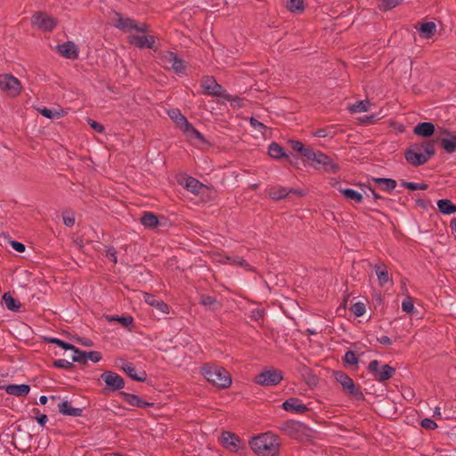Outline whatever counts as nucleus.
I'll return each instance as SVG.
<instances>
[{
    "label": "nucleus",
    "instance_id": "nucleus-1",
    "mask_svg": "<svg viewBox=\"0 0 456 456\" xmlns=\"http://www.w3.org/2000/svg\"><path fill=\"white\" fill-rule=\"evenodd\" d=\"M249 445L257 456H278L280 439L272 432H265L252 437Z\"/></svg>",
    "mask_w": 456,
    "mask_h": 456
},
{
    "label": "nucleus",
    "instance_id": "nucleus-2",
    "mask_svg": "<svg viewBox=\"0 0 456 456\" xmlns=\"http://www.w3.org/2000/svg\"><path fill=\"white\" fill-rule=\"evenodd\" d=\"M201 374L208 382L219 388H227L232 384L230 373L222 366L205 363L201 367Z\"/></svg>",
    "mask_w": 456,
    "mask_h": 456
},
{
    "label": "nucleus",
    "instance_id": "nucleus-3",
    "mask_svg": "<svg viewBox=\"0 0 456 456\" xmlns=\"http://www.w3.org/2000/svg\"><path fill=\"white\" fill-rule=\"evenodd\" d=\"M278 428L286 436L297 439L303 440L311 435V428L304 423L296 420H285L279 424Z\"/></svg>",
    "mask_w": 456,
    "mask_h": 456
},
{
    "label": "nucleus",
    "instance_id": "nucleus-4",
    "mask_svg": "<svg viewBox=\"0 0 456 456\" xmlns=\"http://www.w3.org/2000/svg\"><path fill=\"white\" fill-rule=\"evenodd\" d=\"M307 160L316 170H322L329 174H337L340 170V167L330 156L320 151H313Z\"/></svg>",
    "mask_w": 456,
    "mask_h": 456
},
{
    "label": "nucleus",
    "instance_id": "nucleus-5",
    "mask_svg": "<svg viewBox=\"0 0 456 456\" xmlns=\"http://www.w3.org/2000/svg\"><path fill=\"white\" fill-rule=\"evenodd\" d=\"M201 86L204 88V93L208 95L221 97L229 102L239 100L238 96H232L226 93V90L219 85L214 77H204L201 81Z\"/></svg>",
    "mask_w": 456,
    "mask_h": 456
},
{
    "label": "nucleus",
    "instance_id": "nucleus-6",
    "mask_svg": "<svg viewBox=\"0 0 456 456\" xmlns=\"http://www.w3.org/2000/svg\"><path fill=\"white\" fill-rule=\"evenodd\" d=\"M112 20L114 26L124 32H131L132 30H136L138 32L146 33L149 31V26L147 23H142L138 25L134 20L123 17L119 12H115V16Z\"/></svg>",
    "mask_w": 456,
    "mask_h": 456
},
{
    "label": "nucleus",
    "instance_id": "nucleus-7",
    "mask_svg": "<svg viewBox=\"0 0 456 456\" xmlns=\"http://www.w3.org/2000/svg\"><path fill=\"white\" fill-rule=\"evenodd\" d=\"M334 375L336 380L342 386L343 390L347 395L356 400H362L364 398L360 387L355 386L354 380L346 373L336 371Z\"/></svg>",
    "mask_w": 456,
    "mask_h": 456
},
{
    "label": "nucleus",
    "instance_id": "nucleus-8",
    "mask_svg": "<svg viewBox=\"0 0 456 456\" xmlns=\"http://www.w3.org/2000/svg\"><path fill=\"white\" fill-rule=\"evenodd\" d=\"M283 379V373L277 369H270L257 374L254 381L263 387H273Z\"/></svg>",
    "mask_w": 456,
    "mask_h": 456
},
{
    "label": "nucleus",
    "instance_id": "nucleus-9",
    "mask_svg": "<svg viewBox=\"0 0 456 456\" xmlns=\"http://www.w3.org/2000/svg\"><path fill=\"white\" fill-rule=\"evenodd\" d=\"M368 370L371 373L373 378L379 382H385L388 380L395 373V369L389 364H384L379 369V362L378 360H372L369 363Z\"/></svg>",
    "mask_w": 456,
    "mask_h": 456
},
{
    "label": "nucleus",
    "instance_id": "nucleus-10",
    "mask_svg": "<svg viewBox=\"0 0 456 456\" xmlns=\"http://www.w3.org/2000/svg\"><path fill=\"white\" fill-rule=\"evenodd\" d=\"M404 157L408 163L413 167H419L428 162V156L422 151V146L419 143L411 144L404 151Z\"/></svg>",
    "mask_w": 456,
    "mask_h": 456
},
{
    "label": "nucleus",
    "instance_id": "nucleus-11",
    "mask_svg": "<svg viewBox=\"0 0 456 456\" xmlns=\"http://www.w3.org/2000/svg\"><path fill=\"white\" fill-rule=\"evenodd\" d=\"M0 90L11 96L18 95L21 91V85L18 78L10 74L0 75Z\"/></svg>",
    "mask_w": 456,
    "mask_h": 456
},
{
    "label": "nucleus",
    "instance_id": "nucleus-12",
    "mask_svg": "<svg viewBox=\"0 0 456 456\" xmlns=\"http://www.w3.org/2000/svg\"><path fill=\"white\" fill-rule=\"evenodd\" d=\"M101 379L104 381L106 385V390L118 391L125 387L124 379L118 373L106 370L101 375Z\"/></svg>",
    "mask_w": 456,
    "mask_h": 456
},
{
    "label": "nucleus",
    "instance_id": "nucleus-13",
    "mask_svg": "<svg viewBox=\"0 0 456 456\" xmlns=\"http://www.w3.org/2000/svg\"><path fill=\"white\" fill-rule=\"evenodd\" d=\"M33 25L45 31H52L57 25V20L42 12H35L31 17Z\"/></svg>",
    "mask_w": 456,
    "mask_h": 456
},
{
    "label": "nucleus",
    "instance_id": "nucleus-14",
    "mask_svg": "<svg viewBox=\"0 0 456 456\" xmlns=\"http://www.w3.org/2000/svg\"><path fill=\"white\" fill-rule=\"evenodd\" d=\"M127 41L130 45L140 49L147 48L154 50L155 48V37L153 36L130 35L127 37Z\"/></svg>",
    "mask_w": 456,
    "mask_h": 456
},
{
    "label": "nucleus",
    "instance_id": "nucleus-15",
    "mask_svg": "<svg viewBox=\"0 0 456 456\" xmlns=\"http://www.w3.org/2000/svg\"><path fill=\"white\" fill-rule=\"evenodd\" d=\"M221 443L226 449L236 452L240 448L241 441L235 434L224 431L222 433Z\"/></svg>",
    "mask_w": 456,
    "mask_h": 456
},
{
    "label": "nucleus",
    "instance_id": "nucleus-16",
    "mask_svg": "<svg viewBox=\"0 0 456 456\" xmlns=\"http://www.w3.org/2000/svg\"><path fill=\"white\" fill-rule=\"evenodd\" d=\"M282 408L286 411L297 414H303L309 410L308 407L302 403L301 400L297 397H290L284 401L282 403Z\"/></svg>",
    "mask_w": 456,
    "mask_h": 456
},
{
    "label": "nucleus",
    "instance_id": "nucleus-17",
    "mask_svg": "<svg viewBox=\"0 0 456 456\" xmlns=\"http://www.w3.org/2000/svg\"><path fill=\"white\" fill-rule=\"evenodd\" d=\"M163 60L170 63L172 66V69L176 73H183L186 69V65L183 60L178 57V55L173 52H167L163 55Z\"/></svg>",
    "mask_w": 456,
    "mask_h": 456
},
{
    "label": "nucleus",
    "instance_id": "nucleus-18",
    "mask_svg": "<svg viewBox=\"0 0 456 456\" xmlns=\"http://www.w3.org/2000/svg\"><path fill=\"white\" fill-rule=\"evenodd\" d=\"M57 50L61 56L67 59L76 60L78 58L77 46L71 41L59 45Z\"/></svg>",
    "mask_w": 456,
    "mask_h": 456
},
{
    "label": "nucleus",
    "instance_id": "nucleus-19",
    "mask_svg": "<svg viewBox=\"0 0 456 456\" xmlns=\"http://www.w3.org/2000/svg\"><path fill=\"white\" fill-rule=\"evenodd\" d=\"M120 395L122 399L127 403L131 406H135L139 408H147L150 406H152L153 403L146 402L142 399H141L138 395L134 394H129L126 392H120Z\"/></svg>",
    "mask_w": 456,
    "mask_h": 456
},
{
    "label": "nucleus",
    "instance_id": "nucleus-20",
    "mask_svg": "<svg viewBox=\"0 0 456 456\" xmlns=\"http://www.w3.org/2000/svg\"><path fill=\"white\" fill-rule=\"evenodd\" d=\"M144 301L149 305L155 308H157L159 311H160L163 314H168L169 313V306L167 304H166L163 300L158 298L156 296L145 293L144 294Z\"/></svg>",
    "mask_w": 456,
    "mask_h": 456
},
{
    "label": "nucleus",
    "instance_id": "nucleus-21",
    "mask_svg": "<svg viewBox=\"0 0 456 456\" xmlns=\"http://www.w3.org/2000/svg\"><path fill=\"white\" fill-rule=\"evenodd\" d=\"M370 180L375 183L382 191L387 192L393 191L397 185L396 181L392 178L372 177Z\"/></svg>",
    "mask_w": 456,
    "mask_h": 456
},
{
    "label": "nucleus",
    "instance_id": "nucleus-22",
    "mask_svg": "<svg viewBox=\"0 0 456 456\" xmlns=\"http://www.w3.org/2000/svg\"><path fill=\"white\" fill-rule=\"evenodd\" d=\"M338 191L343 195V197L348 201L359 204L362 203L363 200V195L353 189L342 188L341 186H339Z\"/></svg>",
    "mask_w": 456,
    "mask_h": 456
},
{
    "label": "nucleus",
    "instance_id": "nucleus-23",
    "mask_svg": "<svg viewBox=\"0 0 456 456\" xmlns=\"http://www.w3.org/2000/svg\"><path fill=\"white\" fill-rule=\"evenodd\" d=\"M121 369L133 379L135 381L143 382L147 379V374L145 371H142L140 375L136 373L135 367L131 362H125L121 366Z\"/></svg>",
    "mask_w": 456,
    "mask_h": 456
},
{
    "label": "nucleus",
    "instance_id": "nucleus-24",
    "mask_svg": "<svg viewBox=\"0 0 456 456\" xmlns=\"http://www.w3.org/2000/svg\"><path fill=\"white\" fill-rule=\"evenodd\" d=\"M5 392L8 395H16V396H26L29 391L30 387L27 384L20 385H8L4 387Z\"/></svg>",
    "mask_w": 456,
    "mask_h": 456
},
{
    "label": "nucleus",
    "instance_id": "nucleus-25",
    "mask_svg": "<svg viewBox=\"0 0 456 456\" xmlns=\"http://www.w3.org/2000/svg\"><path fill=\"white\" fill-rule=\"evenodd\" d=\"M413 132L417 135L429 137L435 132V126L431 122H421L414 127Z\"/></svg>",
    "mask_w": 456,
    "mask_h": 456
},
{
    "label": "nucleus",
    "instance_id": "nucleus-26",
    "mask_svg": "<svg viewBox=\"0 0 456 456\" xmlns=\"http://www.w3.org/2000/svg\"><path fill=\"white\" fill-rule=\"evenodd\" d=\"M59 411L67 416L79 417L82 415L81 408H74L68 401H63L58 404Z\"/></svg>",
    "mask_w": 456,
    "mask_h": 456
},
{
    "label": "nucleus",
    "instance_id": "nucleus-27",
    "mask_svg": "<svg viewBox=\"0 0 456 456\" xmlns=\"http://www.w3.org/2000/svg\"><path fill=\"white\" fill-rule=\"evenodd\" d=\"M141 224L148 229H155L159 224L158 216L151 212H144L140 218Z\"/></svg>",
    "mask_w": 456,
    "mask_h": 456
},
{
    "label": "nucleus",
    "instance_id": "nucleus-28",
    "mask_svg": "<svg viewBox=\"0 0 456 456\" xmlns=\"http://www.w3.org/2000/svg\"><path fill=\"white\" fill-rule=\"evenodd\" d=\"M168 116L183 131L190 124L185 116H183L180 110L172 109L168 111Z\"/></svg>",
    "mask_w": 456,
    "mask_h": 456
},
{
    "label": "nucleus",
    "instance_id": "nucleus-29",
    "mask_svg": "<svg viewBox=\"0 0 456 456\" xmlns=\"http://www.w3.org/2000/svg\"><path fill=\"white\" fill-rule=\"evenodd\" d=\"M288 143L290 145L291 149L303 156L306 160L310 158V155L313 152V149L309 147H305L301 142L296 140H289Z\"/></svg>",
    "mask_w": 456,
    "mask_h": 456
},
{
    "label": "nucleus",
    "instance_id": "nucleus-30",
    "mask_svg": "<svg viewBox=\"0 0 456 456\" xmlns=\"http://www.w3.org/2000/svg\"><path fill=\"white\" fill-rule=\"evenodd\" d=\"M436 31V26L433 21L424 22L420 25L419 32L424 38H431Z\"/></svg>",
    "mask_w": 456,
    "mask_h": 456
},
{
    "label": "nucleus",
    "instance_id": "nucleus-31",
    "mask_svg": "<svg viewBox=\"0 0 456 456\" xmlns=\"http://www.w3.org/2000/svg\"><path fill=\"white\" fill-rule=\"evenodd\" d=\"M40 114L50 119H57L63 117L67 112L63 109H48L42 108L38 109Z\"/></svg>",
    "mask_w": 456,
    "mask_h": 456
},
{
    "label": "nucleus",
    "instance_id": "nucleus-32",
    "mask_svg": "<svg viewBox=\"0 0 456 456\" xmlns=\"http://www.w3.org/2000/svg\"><path fill=\"white\" fill-rule=\"evenodd\" d=\"M439 211L444 215H451L456 212V205L450 200L442 199L437 201Z\"/></svg>",
    "mask_w": 456,
    "mask_h": 456
},
{
    "label": "nucleus",
    "instance_id": "nucleus-33",
    "mask_svg": "<svg viewBox=\"0 0 456 456\" xmlns=\"http://www.w3.org/2000/svg\"><path fill=\"white\" fill-rule=\"evenodd\" d=\"M184 187L194 194H199L200 189L204 188L205 185L194 177L189 176L185 180Z\"/></svg>",
    "mask_w": 456,
    "mask_h": 456
},
{
    "label": "nucleus",
    "instance_id": "nucleus-34",
    "mask_svg": "<svg viewBox=\"0 0 456 456\" xmlns=\"http://www.w3.org/2000/svg\"><path fill=\"white\" fill-rule=\"evenodd\" d=\"M268 154L273 159L289 158L284 149L277 142H272L268 147Z\"/></svg>",
    "mask_w": 456,
    "mask_h": 456
},
{
    "label": "nucleus",
    "instance_id": "nucleus-35",
    "mask_svg": "<svg viewBox=\"0 0 456 456\" xmlns=\"http://www.w3.org/2000/svg\"><path fill=\"white\" fill-rule=\"evenodd\" d=\"M441 145L447 153L456 151V134H449V137L441 139Z\"/></svg>",
    "mask_w": 456,
    "mask_h": 456
},
{
    "label": "nucleus",
    "instance_id": "nucleus-36",
    "mask_svg": "<svg viewBox=\"0 0 456 456\" xmlns=\"http://www.w3.org/2000/svg\"><path fill=\"white\" fill-rule=\"evenodd\" d=\"M3 300L6 308L10 311L18 312L21 306L20 301L13 298L10 293H4L3 296Z\"/></svg>",
    "mask_w": 456,
    "mask_h": 456
},
{
    "label": "nucleus",
    "instance_id": "nucleus-37",
    "mask_svg": "<svg viewBox=\"0 0 456 456\" xmlns=\"http://www.w3.org/2000/svg\"><path fill=\"white\" fill-rule=\"evenodd\" d=\"M375 272H376L379 284L381 286L385 285L389 280L387 266L385 265H375Z\"/></svg>",
    "mask_w": 456,
    "mask_h": 456
},
{
    "label": "nucleus",
    "instance_id": "nucleus-38",
    "mask_svg": "<svg viewBox=\"0 0 456 456\" xmlns=\"http://www.w3.org/2000/svg\"><path fill=\"white\" fill-rule=\"evenodd\" d=\"M107 320L109 322H119L124 327H129L134 322V318L131 315H112V316H106Z\"/></svg>",
    "mask_w": 456,
    "mask_h": 456
},
{
    "label": "nucleus",
    "instance_id": "nucleus-39",
    "mask_svg": "<svg viewBox=\"0 0 456 456\" xmlns=\"http://www.w3.org/2000/svg\"><path fill=\"white\" fill-rule=\"evenodd\" d=\"M291 191H289L285 187L278 186L271 188L269 191V196L273 200H281L285 198Z\"/></svg>",
    "mask_w": 456,
    "mask_h": 456
},
{
    "label": "nucleus",
    "instance_id": "nucleus-40",
    "mask_svg": "<svg viewBox=\"0 0 456 456\" xmlns=\"http://www.w3.org/2000/svg\"><path fill=\"white\" fill-rule=\"evenodd\" d=\"M368 191L372 195V198H373V204H374V207H370V208H366L365 210L363 211L364 213H366V211H376L379 214H382L384 215V213H382L381 211H379L377 207H379V200H384L385 199L379 195V193H377L374 189L371 187V186H369L368 187Z\"/></svg>",
    "mask_w": 456,
    "mask_h": 456
},
{
    "label": "nucleus",
    "instance_id": "nucleus-41",
    "mask_svg": "<svg viewBox=\"0 0 456 456\" xmlns=\"http://www.w3.org/2000/svg\"><path fill=\"white\" fill-rule=\"evenodd\" d=\"M369 105V101H359L356 103L349 106L348 110L351 113L364 112L368 110Z\"/></svg>",
    "mask_w": 456,
    "mask_h": 456
},
{
    "label": "nucleus",
    "instance_id": "nucleus-42",
    "mask_svg": "<svg viewBox=\"0 0 456 456\" xmlns=\"http://www.w3.org/2000/svg\"><path fill=\"white\" fill-rule=\"evenodd\" d=\"M403 0H382L378 7L382 12H387L399 5Z\"/></svg>",
    "mask_w": 456,
    "mask_h": 456
},
{
    "label": "nucleus",
    "instance_id": "nucleus-43",
    "mask_svg": "<svg viewBox=\"0 0 456 456\" xmlns=\"http://www.w3.org/2000/svg\"><path fill=\"white\" fill-rule=\"evenodd\" d=\"M74 354L72 355V362H78L81 364H86V352L82 351L74 346V349H71Z\"/></svg>",
    "mask_w": 456,
    "mask_h": 456
},
{
    "label": "nucleus",
    "instance_id": "nucleus-44",
    "mask_svg": "<svg viewBox=\"0 0 456 456\" xmlns=\"http://www.w3.org/2000/svg\"><path fill=\"white\" fill-rule=\"evenodd\" d=\"M226 263L242 266L248 271L253 270V268L242 257L240 256H226Z\"/></svg>",
    "mask_w": 456,
    "mask_h": 456
},
{
    "label": "nucleus",
    "instance_id": "nucleus-45",
    "mask_svg": "<svg viewBox=\"0 0 456 456\" xmlns=\"http://www.w3.org/2000/svg\"><path fill=\"white\" fill-rule=\"evenodd\" d=\"M287 8L292 12H302L305 10L304 0H289Z\"/></svg>",
    "mask_w": 456,
    "mask_h": 456
},
{
    "label": "nucleus",
    "instance_id": "nucleus-46",
    "mask_svg": "<svg viewBox=\"0 0 456 456\" xmlns=\"http://www.w3.org/2000/svg\"><path fill=\"white\" fill-rule=\"evenodd\" d=\"M45 340L48 343L57 345L58 346L61 347L64 350H71L74 349V346L65 342L60 338H45Z\"/></svg>",
    "mask_w": 456,
    "mask_h": 456
},
{
    "label": "nucleus",
    "instance_id": "nucleus-47",
    "mask_svg": "<svg viewBox=\"0 0 456 456\" xmlns=\"http://www.w3.org/2000/svg\"><path fill=\"white\" fill-rule=\"evenodd\" d=\"M183 133L191 137V138H197L199 139L200 141L203 142L205 139H204V136L202 135L201 133H200L196 128H194L192 126L191 124H189L183 130Z\"/></svg>",
    "mask_w": 456,
    "mask_h": 456
},
{
    "label": "nucleus",
    "instance_id": "nucleus-48",
    "mask_svg": "<svg viewBox=\"0 0 456 456\" xmlns=\"http://www.w3.org/2000/svg\"><path fill=\"white\" fill-rule=\"evenodd\" d=\"M401 185L406 189H409V190H411V191H416V190H422V191H425L428 188V185L427 183H412V182H406V181H403L401 183Z\"/></svg>",
    "mask_w": 456,
    "mask_h": 456
},
{
    "label": "nucleus",
    "instance_id": "nucleus-49",
    "mask_svg": "<svg viewBox=\"0 0 456 456\" xmlns=\"http://www.w3.org/2000/svg\"><path fill=\"white\" fill-rule=\"evenodd\" d=\"M422 146V151L428 156V160L436 154L435 145L433 142H426L419 143Z\"/></svg>",
    "mask_w": 456,
    "mask_h": 456
},
{
    "label": "nucleus",
    "instance_id": "nucleus-50",
    "mask_svg": "<svg viewBox=\"0 0 456 456\" xmlns=\"http://www.w3.org/2000/svg\"><path fill=\"white\" fill-rule=\"evenodd\" d=\"M350 311L354 316L361 317L365 313V305L362 302H356L351 306Z\"/></svg>",
    "mask_w": 456,
    "mask_h": 456
},
{
    "label": "nucleus",
    "instance_id": "nucleus-51",
    "mask_svg": "<svg viewBox=\"0 0 456 456\" xmlns=\"http://www.w3.org/2000/svg\"><path fill=\"white\" fill-rule=\"evenodd\" d=\"M53 366L54 368H58V369L70 370L74 367V364L72 362H69L65 359H60V360H55L53 362Z\"/></svg>",
    "mask_w": 456,
    "mask_h": 456
},
{
    "label": "nucleus",
    "instance_id": "nucleus-52",
    "mask_svg": "<svg viewBox=\"0 0 456 456\" xmlns=\"http://www.w3.org/2000/svg\"><path fill=\"white\" fill-rule=\"evenodd\" d=\"M200 303L204 306L212 307L217 304V300L214 297L208 295H201Z\"/></svg>",
    "mask_w": 456,
    "mask_h": 456
},
{
    "label": "nucleus",
    "instance_id": "nucleus-53",
    "mask_svg": "<svg viewBox=\"0 0 456 456\" xmlns=\"http://www.w3.org/2000/svg\"><path fill=\"white\" fill-rule=\"evenodd\" d=\"M346 364L356 365L358 363V358L353 351H347L343 358Z\"/></svg>",
    "mask_w": 456,
    "mask_h": 456
},
{
    "label": "nucleus",
    "instance_id": "nucleus-54",
    "mask_svg": "<svg viewBox=\"0 0 456 456\" xmlns=\"http://www.w3.org/2000/svg\"><path fill=\"white\" fill-rule=\"evenodd\" d=\"M402 309L403 312H405L407 314L413 312L414 304H413V300L411 297H407L406 298L403 299V301L402 303Z\"/></svg>",
    "mask_w": 456,
    "mask_h": 456
},
{
    "label": "nucleus",
    "instance_id": "nucleus-55",
    "mask_svg": "<svg viewBox=\"0 0 456 456\" xmlns=\"http://www.w3.org/2000/svg\"><path fill=\"white\" fill-rule=\"evenodd\" d=\"M420 425L423 428L428 430H434L437 428V424L431 419L425 418L421 420Z\"/></svg>",
    "mask_w": 456,
    "mask_h": 456
},
{
    "label": "nucleus",
    "instance_id": "nucleus-56",
    "mask_svg": "<svg viewBox=\"0 0 456 456\" xmlns=\"http://www.w3.org/2000/svg\"><path fill=\"white\" fill-rule=\"evenodd\" d=\"M102 357V354L98 351L86 352V362L88 360L94 362H98L101 361Z\"/></svg>",
    "mask_w": 456,
    "mask_h": 456
},
{
    "label": "nucleus",
    "instance_id": "nucleus-57",
    "mask_svg": "<svg viewBox=\"0 0 456 456\" xmlns=\"http://www.w3.org/2000/svg\"><path fill=\"white\" fill-rule=\"evenodd\" d=\"M88 124L90 125V126L96 132L98 133H103L105 128H104V126L102 125L101 123L94 120V119H91L89 118L88 119Z\"/></svg>",
    "mask_w": 456,
    "mask_h": 456
},
{
    "label": "nucleus",
    "instance_id": "nucleus-58",
    "mask_svg": "<svg viewBox=\"0 0 456 456\" xmlns=\"http://www.w3.org/2000/svg\"><path fill=\"white\" fill-rule=\"evenodd\" d=\"M106 257L110 260L111 262L113 263H117L118 262V258H117V251L114 248H109L107 250H106V254H105Z\"/></svg>",
    "mask_w": 456,
    "mask_h": 456
},
{
    "label": "nucleus",
    "instance_id": "nucleus-59",
    "mask_svg": "<svg viewBox=\"0 0 456 456\" xmlns=\"http://www.w3.org/2000/svg\"><path fill=\"white\" fill-rule=\"evenodd\" d=\"M11 246H12V248L14 250H16V251H18L20 253L24 252L25 248H26V247H25V245L23 243H21L20 241H16V240H12L11 241Z\"/></svg>",
    "mask_w": 456,
    "mask_h": 456
},
{
    "label": "nucleus",
    "instance_id": "nucleus-60",
    "mask_svg": "<svg viewBox=\"0 0 456 456\" xmlns=\"http://www.w3.org/2000/svg\"><path fill=\"white\" fill-rule=\"evenodd\" d=\"M313 134L318 138H325L329 136V131L326 128H319L315 130Z\"/></svg>",
    "mask_w": 456,
    "mask_h": 456
},
{
    "label": "nucleus",
    "instance_id": "nucleus-61",
    "mask_svg": "<svg viewBox=\"0 0 456 456\" xmlns=\"http://www.w3.org/2000/svg\"><path fill=\"white\" fill-rule=\"evenodd\" d=\"M250 125L256 128V129H258V130H262V129H265L266 126L260 121H258L257 119L254 118H250Z\"/></svg>",
    "mask_w": 456,
    "mask_h": 456
},
{
    "label": "nucleus",
    "instance_id": "nucleus-62",
    "mask_svg": "<svg viewBox=\"0 0 456 456\" xmlns=\"http://www.w3.org/2000/svg\"><path fill=\"white\" fill-rule=\"evenodd\" d=\"M63 223L68 227H72L75 224V217L72 215L71 216H63Z\"/></svg>",
    "mask_w": 456,
    "mask_h": 456
},
{
    "label": "nucleus",
    "instance_id": "nucleus-63",
    "mask_svg": "<svg viewBox=\"0 0 456 456\" xmlns=\"http://www.w3.org/2000/svg\"><path fill=\"white\" fill-rule=\"evenodd\" d=\"M77 341L82 345V346H94V342L92 339L90 338H77Z\"/></svg>",
    "mask_w": 456,
    "mask_h": 456
},
{
    "label": "nucleus",
    "instance_id": "nucleus-64",
    "mask_svg": "<svg viewBox=\"0 0 456 456\" xmlns=\"http://www.w3.org/2000/svg\"><path fill=\"white\" fill-rule=\"evenodd\" d=\"M377 340L382 345H392V339L387 336H381L380 338H378Z\"/></svg>",
    "mask_w": 456,
    "mask_h": 456
}]
</instances>
